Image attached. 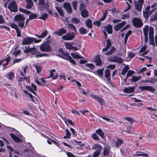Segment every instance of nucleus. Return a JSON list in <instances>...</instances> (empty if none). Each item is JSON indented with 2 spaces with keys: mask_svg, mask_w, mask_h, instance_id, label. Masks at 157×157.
I'll use <instances>...</instances> for the list:
<instances>
[{
  "mask_svg": "<svg viewBox=\"0 0 157 157\" xmlns=\"http://www.w3.org/2000/svg\"><path fill=\"white\" fill-rule=\"evenodd\" d=\"M41 40V39L37 40L34 37L28 36L22 39L21 44L22 45H29L32 44L33 42L35 43H37L40 42Z\"/></svg>",
  "mask_w": 157,
  "mask_h": 157,
  "instance_id": "f257e3e1",
  "label": "nucleus"
},
{
  "mask_svg": "<svg viewBox=\"0 0 157 157\" xmlns=\"http://www.w3.org/2000/svg\"><path fill=\"white\" fill-rule=\"evenodd\" d=\"M25 19V17L21 14L17 15L14 17L15 21L17 23L18 26L21 28L24 27Z\"/></svg>",
  "mask_w": 157,
  "mask_h": 157,
  "instance_id": "f03ea898",
  "label": "nucleus"
},
{
  "mask_svg": "<svg viewBox=\"0 0 157 157\" xmlns=\"http://www.w3.org/2000/svg\"><path fill=\"white\" fill-rule=\"evenodd\" d=\"M58 52L57 56L65 60H67V58L70 56L69 53L62 48L59 49Z\"/></svg>",
  "mask_w": 157,
  "mask_h": 157,
  "instance_id": "7ed1b4c3",
  "label": "nucleus"
},
{
  "mask_svg": "<svg viewBox=\"0 0 157 157\" xmlns=\"http://www.w3.org/2000/svg\"><path fill=\"white\" fill-rule=\"evenodd\" d=\"M13 132H14L16 135L13 133H10V135L11 138L15 141L17 142H20L22 141V140L20 138L22 137V135L20 134L19 132L16 130L14 129Z\"/></svg>",
  "mask_w": 157,
  "mask_h": 157,
  "instance_id": "20e7f679",
  "label": "nucleus"
},
{
  "mask_svg": "<svg viewBox=\"0 0 157 157\" xmlns=\"http://www.w3.org/2000/svg\"><path fill=\"white\" fill-rule=\"evenodd\" d=\"M90 92L88 91H82V93L86 95L90 96L92 98L94 99H96L100 103L101 105H103L104 102V101L101 98L98 97L97 96L92 94L90 93Z\"/></svg>",
  "mask_w": 157,
  "mask_h": 157,
  "instance_id": "39448f33",
  "label": "nucleus"
},
{
  "mask_svg": "<svg viewBox=\"0 0 157 157\" xmlns=\"http://www.w3.org/2000/svg\"><path fill=\"white\" fill-rule=\"evenodd\" d=\"M93 149L95 150L93 153V157H97L100 154L102 149V147L99 144H95L93 146Z\"/></svg>",
  "mask_w": 157,
  "mask_h": 157,
  "instance_id": "423d86ee",
  "label": "nucleus"
},
{
  "mask_svg": "<svg viewBox=\"0 0 157 157\" xmlns=\"http://www.w3.org/2000/svg\"><path fill=\"white\" fill-rule=\"evenodd\" d=\"M133 25L136 28H140L143 25V23L140 18L134 17L132 20Z\"/></svg>",
  "mask_w": 157,
  "mask_h": 157,
  "instance_id": "0eeeda50",
  "label": "nucleus"
},
{
  "mask_svg": "<svg viewBox=\"0 0 157 157\" xmlns=\"http://www.w3.org/2000/svg\"><path fill=\"white\" fill-rule=\"evenodd\" d=\"M8 8L10 12H15L18 11L16 1H13L9 3Z\"/></svg>",
  "mask_w": 157,
  "mask_h": 157,
  "instance_id": "6e6552de",
  "label": "nucleus"
},
{
  "mask_svg": "<svg viewBox=\"0 0 157 157\" xmlns=\"http://www.w3.org/2000/svg\"><path fill=\"white\" fill-rule=\"evenodd\" d=\"M108 60L112 62H117L121 64L123 62V60L121 58L116 56H110L108 58Z\"/></svg>",
  "mask_w": 157,
  "mask_h": 157,
  "instance_id": "1a4fd4ad",
  "label": "nucleus"
},
{
  "mask_svg": "<svg viewBox=\"0 0 157 157\" xmlns=\"http://www.w3.org/2000/svg\"><path fill=\"white\" fill-rule=\"evenodd\" d=\"M75 36V35L74 33H68L66 34L63 36L62 38L65 40H71L73 39Z\"/></svg>",
  "mask_w": 157,
  "mask_h": 157,
  "instance_id": "9d476101",
  "label": "nucleus"
},
{
  "mask_svg": "<svg viewBox=\"0 0 157 157\" xmlns=\"http://www.w3.org/2000/svg\"><path fill=\"white\" fill-rule=\"evenodd\" d=\"M40 50L42 52H49L51 50V48L49 44L45 43L40 46Z\"/></svg>",
  "mask_w": 157,
  "mask_h": 157,
  "instance_id": "9b49d317",
  "label": "nucleus"
},
{
  "mask_svg": "<svg viewBox=\"0 0 157 157\" xmlns=\"http://www.w3.org/2000/svg\"><path fill=\"white\" fill-rule=\"evenodd\" d=\"M144 2V0H138L135 5V8L138 12H141L143 4Z\"/></svg>",
  "mask_w": 157,
  "mask_h": 157,
  "instance_id": "f8f14e48",
  "label": "nucleus"
},
{
  "mask_svg": "<svg viewBox=\"0 0 157 157\" xmlns=\"http://www.w3.org/2000/svg\"><path fill=\"white\" fill-rule=\"evenodd\" d=\"M67 30L63 28H61L54 32V33L59 36H63L67 33Z\"/></svg>",
  "mask_w": 157,
  "mask_h": 157,
  "instance_id": "ddd939ff",
  "label": "nucleus"
},
{
  "mask_svg": "<svg viewBox=\"0 0 157 157\" xmlns=\"http://www.w3.org/2000/svg\"><path fill=\"white\" fill-rule=\"evenodd\" d=\"M30 151L28 150H25L24 151L25 155L26 156H28L29 157H41L40 155L39 154L36 153V152L33 153V155H31L29 154Z\"/></svg>",
  "mask_w": 157,
  "mask_h": 157,
  "instance_id": "4468645a",
  "label": "nucleus"
},
{
  "mask_svg": "<svg viewBox=\"0 0 157 157\" xmlns=\"http://www.w3.org/2000/svg\"><path fill=\"white\" fill-rule=\"evenodd\" d=\"M63 6L69 13H72V10L71 4L69 2H65Z\"/></svg>",
  "mask_w": 157,
  "mask_h": 157,
  "instance_id": "2eb2a0df",
  "label": "nucleus"
},
{
  "mask_svg": "<svg viewBox=\"0 0 157 157\" xmlns=\"http://www.w3.org/2000/svg\"><path fill=\"white\" fill-rule=\"evenodd\" d=\"M38 5L39 6L40 10H42L46 8V7L47 6V4L46 3L45 6V0H38Z\"/></svg>",
  "mask_w": 157,
  "mask_h": 157,
  "instance_id": "dca6fc26",
  "label": "nucleus"
},
{
  "mask_svg": "<svg viewBox=\"0 0 157 157\" xmlns=\"http://www.w3.org/2000/svg\"><path fill=\"white\" fill-rule=\"evenodd\" d=\"M24 92L25 94H28L31 99V101L34 102L35 103H36V101H37L36 98L35 97H33L32 94L29 93L28 91L26 90H24Z\"/></svg>",
  "mask_w": 157,
  "mask_h": 157,
  "instance_id": "f3484780",
  "label": "nucleus"
},
{
  "mask_svg": "<svg viewBox=\"0 0 157 157\" xmlns=\"http://www.w3.org/2000/svg\"><path fill=\"white\" fill-rule=\"evenodd\" d=\"M110 71L109 69L105 70V77L107 78L108 82L110 83L111 82V77Z\"/></svg>",
  "mask_w": 157,
  "mask_h": 157,
  "instance_id": "a211bd4d",
  "label": "nucleus"
},
{
  "mask_svg": "<svg viewBox=\"0 0 157 157\" xmlns=\"http://www.w3.org/2000/svg\"><path fill=\"white\" fill-rule=\"evenodd\" d=\"M5 76L8 79L13 81V79L14 78V73L12 71L10 72L6 75Z\"/></svg>",
  "mask_w": 157,
  "mask_h": 157,
  "instance_id": "6ab92c4d",
  "label": "nucleus"
},
{
  "mask_svg": "<svg viewBox=\"0 0 157 157\" xmlns=\"http://www.w3.org/2000/svg\"><path fill=\"white\" fill-rule=\"evenodd\" d=\"M94 61L96 63L97 66H100L102 64V61L99 56L97 55L96 56Z\"/></svg>",
  "mask_w": 157,
  "mask_h": 157,
  "instance_id": "aec40b11",
  "label": "nucleus"
},
{
  "mask_svg": "<svg viewBox=\"0 0 157 157\" xmlns=\"http://www.w3.org/2000/svg\"><path fill=\"white\" fill-rule=\"evenodd\" d=\"M25 1L27 4L25 7L27 9H30L34 5L32 0H25Z\"/></svg>",
  "mask_w": 157,
  "mask_h": 157,
  "instance_id": "412c9836",
  "label": "nucleus"
},
{
  "mask_svg": "<svg viewBox=\"0 0 157 157\" xmlns=\"http://www.w3.org/2000/svg\"><path fill=\"white\" fill-rule=\"evenodd\" d=\"M110 152V148L108 146H105L104 148L103 152V155L104 156H107Z\"/></svg>",
  "mask_w": 157,
  "mask_h": 157,
  "instance_id": "4be33fe9",
  "label": "nucleus"
},
{
  "mask_svg": "<svg viewBox=\"0 0 157 157\" xmlns=\"http://www.w3.org/2000/svg\"><path fill=\"white\" fill-rule=\"evenodd\" d=\"M105 29L109 34H112L113 33L112 26L111 25H108L105 27Z\"/></svg>",
  "mask_w": 157,
  "mask_h": 157,
  "instance_id": "5701e85b",
  "label": "nucleus"
},
{
  "mask_svg": "<svg viewBox=\"0 0 157 157\" xmlns=\"http://www.w3.org/2000/svg\"><path fill=\"white\" fill-rule=\"evenodd\" d=\"M81 14L82 17H86L88 16L89 13L87 10L86 9H84L81 11Z\"/></svg>",
  "mask_w": 157,
  "mask_h": 157,
  "instance_id": "b1692460",
  "label": "nucleus"
},
{
  "mask_svg": "<svg viewBox=\"0 0 157 157\" xmlns=\"http://www.w3.org/2000/svg\"><path fill=\"white\" fill-rule=\"evenodd\" d=\"M148 154L141 151H138L136 152L134 154L135 156H142L144 157H147Z\"/></svg>",
  "mask_w": 157,
  "mask_h": 157,
  "instance_id": "393cba45",
  "label": "nucleus"
},
{
  "mask_svg": "<svg viewBox=\"0 0 157 157\" xmlns=\"http://www.w3.org/2000/svg\"><path fill=\"white\" fill-rule=\"evenodd\" d=\"M132 30H130L129 31H128V32L126 34L124 38V44H126L127 43L128 38L132 34Z\"/></svg>",
  "mask_w": 157,
  "mask_h": 157,
  "instance_id": "a878e982",
  "label": "nucleus"
},
{
  "mask_svg": "<svg viewBox=\"0 0 157 157\" xmlns=\"http://www.w3.org/2000/svg\"><path fill=\"white\" fill-rule=\"evenodd\" d=\"M56 70L55 69H52L50 71V75L49 76V78H52L53 79H56L57 78L58 76L56 75H54L53 72H55Z\"/></svg>",
  "mask_w": 157,
  "mask_h": 157,
  "instance_id": "bb28decb",
  "label": "nucleus"
},
{
  "mask_svg": "<svg viewBox=\"0 0 157 157\" xmlns=\"http://www.w3.org/2000/svg\"><path fill=\"white\" fill-rule=\"evenodd\" d=\"M92 21L89 19H87L85 21L86 26L89 28L91 29L92 27Z\"/></svg>",
  "mask_w": 157,
  "mask_h": 157,
  "instance_id": "cd10ccee",
  "label": "nucleus"
},
{
  "mask_svg": "<svg viewBox=\"0 0 157 157\" xmlns=\"http://www.w3.org/2000/svg\"><path fill=\"white\" fill-rule=\"evenodd\" d=\"M55 8L60 16H64L63 11L61 7L56 6Z\"/></svg>",
  "mask_w": 157,
  "mask_h": 157,
  "instance_id": "c85d7f7f",
  "label": "nucleus"
},
{
  "mask_svg": "<svg viewBox=\"0 0 157 157\" xmlns=\"http://www.w3.org/2000/svg\"><path fill=\"white\" fill-rule=\"evenodd\" d=\"M141 78V76H136L134 75L133 76L131 79V82H136V81H139Z\"/></svg>",
  "mask_w": 157,
  "mask_h": 157,
  "instance_id": "c756f323",
  "label": "nucleus"
},
{
  "mask_svg": "<svg viewBox=\"0 0 157 157\" xmlns=\"http://www.w3.org/2000/svg\"><path fill=\"white\" fill-rule=\"evenodd\" d=\"M96 132L102 138L104 137V133L101 129H98L96 131Z\"/></svg>",
  "mask_w": 157,
  "mask_h": 157,
  "instance_id": "7c9ffc66",
  "label": "nucleus"
},
{
  "mask_svg": "<svg viewBox=\"0 0 157 157\" xmlns=\"http://www.w3.org/2000/svg\"><path fill=\"white\" fill-rule=\"evenodd\" d=\"M129 67L128 65H127L125 66L123 68L122 70L121 74L125 75L126 73L128 71V70L129 69Z\"/></svg>",
  "mask_w": 157,
  "mask_h": 157,
  "instance_id": "2f4dec72",
  "label": "nucleus"
},
{
  "mask_svg": "<svg viewBox=\"0 0 157 157\" xmlns=\"http://www.w3.org/2000/svg\"><path fill=\"white\" fill-rule=\"evenodd\" d=\"M148 29L149 26L147 25H145L143 28V30L144 36L147 35Z\"/></svg>",
  "mask_w": 157,
  "mask_h": 157,
  "instance_id": "473e14b6",
  "label": "nucleus"
},
{
  "mask_svg": "<svg viewBox=\"0 0 157 157\" xmlns=\"http://www.w3.org/2000/svg\"><path fill=\"white\" fill-rule=\"evenodd\" d=\"M48 14L47 13H45L41 15L40 17H38L39 19L42 20L43 21L46 20L48 17Z\"/></svg>",
  "mask_w": 157,
  "mask_h": 157,
  "instance_id": "72a5a7b5",
  "label": "nucleus"
},
{
  "mask_svg": "<svg viewBox=\"0 0 157 157\" xmlns=\"http://www.w3.org/2000/svg\"><path fill=\"white\" fill-rule=\"evenodd\" d=\"M86 31V29L83 27L80 28L79 29V32L81 34H86L87 33Z\"/></svg>",
  "mask_w": 157,
  "mask_h": 157,
  "instance_id": "f704fd0d",
  "label": "nucleus"
},
{
  "mask_svg": "<svg viewBox=\"0 0 157 157\" xmlns=\"http://www.w3.org/2000/svg\"><path fill=\"white\" fill-rule=\"evenodd\" d=\"M68 26L70 29H72L76 33L77 32L75 26L72 24L69 23L68 24Z\"/></svg>",
  "mask_w": 157,
  "mask_h": 157,
  "instance_id": "c9c22d12",
  "label": "nucleus"
},
{
  "mask_svg": "<svg viewBox=\"0 0 157 157\" xmlns=\"http://www.w3.org/2000/svg\"><path fill=\"white\" fill-rule=\"evenodd\" d=\"M71 56L74 58L76 59H79L82 58V56H80L78 55L75 53H72L71 54Z\"/></svg>",
  "mask_w": 157,
  "mask_h": 157,
  "instance_id": "e433bc0d",
  "label": "nucleus"
},
{
  "mask_svg": "<svg viewBox=\"0 0 157 157\" xmlns=\"http://www.w3.org/2000/svg\"><path fill=\"white\" fill-rule=\"evenodd\" d=\"M151 13H152L150 11H143V15L145 18L148 17Z\"/></svg>",
  "mask_w": 157,
  "mask_h": 157,
  "instance_id": "4c0bfd02",
  "label": "nucleus"
},
{
  "mask_svg": "<svg viewBox=\"0 0 157 157\" xmlns=\"http://www.w3.org/2000/svg\"><path fill=\"white\" fill-rule=\"evenodd\" d=\"M71 21L75 24H78L80 22L79 20L76 17H74L71 19Z\"/></svg>",
  "mask_w": 157,
  "mask_h": 157,
  "instance_id": "58836bf2",
  "label": "nucleus"
},
{
  "mask_svg": "<svg viewBox=\"0 0 157 157\" xmlns=\"http://www.w3.org/2000/svg\"><path fill=\"white\" fill-rule=\"evenodd\" d=\"M108 14V12L107 10H106L103 13V15L101 18L99 19V20L101 21H102L105 20L106 18L107 14Z\"/></svg>",
  "mask_w": 157,
  "mask_h": 157,
  "instance_id": "ea45409f",
  "label": "nucleus"
},
{
  "mask_svg": "<svg viewBox=\"0 0 157 157\" xmlns=\"http://www.w3.org/2000/svg\"><path fill=\"white\" fill-rule=\"evenodd\" d=\"M154 32L153 28L152 27H150V28L149 32V37H154Z\"/></svg>",
  "mask_w": 157,
  "mask_h": 157,
  "instance_id": "a19ab883",
  "label": "nucleus"
},
{
  "mask_svg": "<svg viewBox=\"0 0 157 157\" xmlns=\"http://www.w3.org/2000/svg\"><path fill=\"white\" fill-rule=\"evenodd\" d=\"M67 60H68L69 62L72 64L74 65H76V64L75 61L70 56L67 58Z\"/></svg>",
  "mask_w": 157,
  "mask_h": 157,
  "instance_id": "79ce46f5",
  "label": "nucleus"
},
{
  "mask_svg": "<svg viewBox=\"0 0 157 157\" xmlns=\"http://www.w3.org/2000/svg\"><path fill=\"white\" fill-rule=\"evenodd\" d=\"M135 73V72L133 70H129L127 74L126 77H127V78L129 76H131L133 75Z\"/></svg>",
  "mask_w": 157,
  "mask_h": 157,
  "instance_id": "37998d69",
  "label": "nucleus"
},
{
  "mask_svg": "<svg viewBox=\"0 0 157 157\" xmlns=\"http://www.w3.org/2000/svg\"><path fill=\"white\" fill-rule=\"evenodd\" d=\"M134 91V89H123V91L124 92L128 94L133 92Z\"/></svg>",
  "mask_w": 157,
  "mask_h": 157,
  "instance_id": "c03bdc74",
  "label": "nucleus"
},
{
  "mask_svg": "<svg viewBox=\"0 0 157 157\" xmlns=\"http://www.w3.org/2000/svg\"><path fill=\"white\" fill-rule=\"evenodd\" d=\"M37 17V15L35 13H32L29 16V19L30 20L36 19Z\"/></svg>",
  "mask_w": 157,
  "mask_h": 157,
  "instance_id": "a18cd8bd",
  "label": "nucleus"
},
{
  "mask_svg": "<svg viewBox=\"0 0 157 157\" xmlns=\"http://www.w3.org/2000/svg\"><path fill=\"white\" fill-rule=\"evenodd\" d=\"M77 2L76 0H75L72 3V5L73 8L74 10H77Z\"/></svg>",
  "mask_w": 157,
  "mask_h": 157,
  "instance_id": "49530a36",
  "label": "nucleus"
},
{
  "mask_svg": "<svg viewBox=\"0 0 157 157\" xmlns=\"http://www.w3.org/2000/svg\"><path fill=\"white\" fill-rule=\"evenodd\" d=\"M10 25L12 28L14 29L15 30L19 28L17 25L14 23H10Z\"/></svg>",
  "mask_w": 157,
  "mask_h": 157,
  "instance_id": "de8ad7c7",
  "label": "nucleus"
},
{
  "mask_svg": "<svg viewBox=\"0 0 157 157\" xmlns=\"http://www.w3.org/2000/svg\"><path fill=\"white\" fill-rule=\"evenodd\" d=\"M26 48L27 47L26 46L25 48V49L24 50V52L25 53H28L29 52L31 53V51H32L33 50V48Z\"/></svg>",
  "mask_w": 157,
  "mask_h": 157,
  "instance_id": "09e8293b",
  "label": "nucleus"
},
{
  "mask_svg": "<svg viewBox=\"0 0 157 157\" xmlns=\"http://www.w3.org/2000/svg\"><path fill=\"white\" fill-rule=\"evenodd\" d=\"M149 43L150 44L155 46V43L154 37L149 36Z\"/></svg>",
  "mask_w": 157,
  "mask_h": 157,
  "instance_id": "8fccbe9b",
  "label": "nucleus"
},
{
  "mask_svg": "<svg viewBox=\"0 0 157 157\" xmlns=\"http://www.w3.org/2000/svg\"><path fill=\"white\" fill-rule=\"evenodd\" d=\"M48 56V54H40L39 53L38 54H37V55L35 57L37 58H38L39 57L47 56Z\"/></svg>",
  "mask_w": 157,
  "mask_h": 157,
  "instance_id": "3c124183",
  "label": "nucleus"
},
{
  "mask_svg": "<svg viewBox=\"0 0 157 157\" xmlns=\"http://www.w3.org/2000/svg\"><path fill=\"white\" fill-rule=\"evenodd\" d=\"M151 20L152 21H157V12L155 13L151 17Z\"/></svg>",
  "mask_w": 157,
  "mask_h": 157,
  "instance_id": "603ef678",
  "label": "nucleus"
},
{
  "mask_svg": "<svg viewBox=\"0 0 157 157\" xmlns=\"http://www.w3.org/2000/svg\"><path fill=\"white\" fill-rule=\"evenodd\" d=\"M65 45L67 49L71 50L72 46V44L69 43H65Z\"/></svg>",
  "mask_w": 157,
  "mask_h": 157,
  "instance_id": "864d4df0",
  "label": "nucleus"
},
{
  "mask_svg": "<svg viewBox=\"0 0 157 157\" xmlns=\"http://www.w3.org/2000/svg\"><path fill=\"white\" fill-rule=\"evenodd\" d=\"M104 68H102L101 69H98L96 71V73L99 75L101 76L102 75L103 73Z\"/></svg>",
  "mask_w": 157,
  "mask_h": 157,
  "instance_id": "5fc2aeb1",
  "label": "nucleus"
},
{
  "mask_svg": "<svg viewBox=\"0 0 157 157\" xmlns=\"http://www.w3.org/2000/svg\"><path fill=\"white\" fill-rule=\"evenodd\" d=\"M40 52L37 51H36V50L35 48H33V50L32 51H31V53L32 55H36H36H37V54H38Z\"/></svg>",
  "mask_w": 157,
  "mask_h": 157,
  "instance_id": "6e6d98bb",
  "label": "nucleus"
},
{
  "mask_svg": "<svg viewBox=\"0 0 157 157\" xmlns=\"http://www.w3.org/2000/svg\"><path fill=\"white\" fill-rule=\"evenodd\" d=\"M123 141L120 139H118L116 143L117 147L120 146L123 143Z\"/></svg>",
  "mask_w": 157,
  "mask_h": 157,
  "instance_id": "4d7b16f0",
  "label": "nucleus"
},
{
  "mask_svg": "<svg viewBox=\"0 0 157 157\" xmlns=\"http://www.w3.org/2000/svg\"><path fill=\"white\" fill-rule=\"evenodd\" d=\"M86 67H89L91 70H93L94 67V65L92 63L86 64Z\"/></svg>",
  "mask_w": 157,
  "mask_h": 157,
  "instance_id": "13d9d810",
  "label": "nucleus"
},
{
  "mask_svg": "<svg viewBox=\"0 0 157 157\" xmlns=\"http://www.w3.org/2000/svg\"><path fill=\"white\" fill-rule=\"evenodd\" d=\"M99 20L96 21H93V24L94 25L97 26V27H99L100 26L101 22Z\"/></svg>",
  "mask_w": 157,
  "mask_h": 157,
  "instance_id": "bf43d9fd",
  "label": "nucleus"
},
{
  "mask_svg": "<svg viewBox=\"0 0 157 157\" xmlns=\"http://www.w3.org/2000/svg\"><path fill=\"white\" fill-rule=\"evenodd\" d=\"M28 67L27 66H25L23 68V72L21 71L20 73L21 75L22 76L24 77L25 76V75H24L23 73H25L26 72V70Z\"/></svg>",
  "mask_w": 157,
  "mask_h": 157,
  "instance_id": "052dcab7",
  "label": "nucleus"
},
{
  "mask_svg": "<svg viewBox=\"0 0 157 157\" xmlns=\"http://www.w3.org/2000/svg\"><path fill=\"white\" fill-rule=\"evenodd\" d=\"M6 57L4 59H2L3 62L5 61H6V62L9 63L10 60V57L9 55H6Z\"/></svg>",
  "mask_w": 157,
  "mask_h": 157,
  "instance_id": "680f3d73",
  "label": "nucleus"
},
{
  "mask_svg": "<svg viewBox=\"0 0 157 157\" xmlns=\"http://www.w3.org/2000/svg\"><path fill=\"white\" fill-rule=\"evenodd\" d=\"M21 53V51L20 49H19L17 51H14L13 52V54L16 57H17Z\"/></svg>",
  "mask_w": 157,
  "mask_h": 157,
  "instance_id": "e2e57ef3",
  "label": "nucleus"
},
{
  "mask_svg": "<svg viewBox=\"0 0 157 157\" xmlns=\"http://www.w3.org/2000/svg\"><path fill=\"white\" fill-rule=\"evenodd\" d=\"M106 46L110 48L112 45L111 40L109 39L107 40Z\"/></svg>",
  "mask_w": 157,
  "mask_h": 157,
  "instance_id": "0e129e2a",
  "label": "nucleus"
},
{
  "mask_svg": "<svg viewBox=\"0 0 157 157\" xmlns=\"http://www.w3.org/2000/svg\"><path fill=\"white\" fill-rule=\"evenodd\" d=\"M121 29V28L120 27L118 24L114 26V30L117 31H118Z\"/></svg>",
  "mask_w": 157,
  "mask_h": 157,
  "instance_id": "69168bd1",
  "label": "nucleus"
},
{
  "mask_svg": "<svg viewBox=\"0 0 157 157\" xmlns=\"http://www.w3.org/2000/svg\"><path fill=\"white\" fill-rule=\"evenodd\" d=\"M48 34V31L47 30H45L41 34V36L43 38L44 37Z\"/></svg>",
  "mask_w": 157,
  "mask_h": 157,
  "instance_id": "338daca9",
  "label": "nucleus"
},
{
  "mask_svg": "<svg viewBox=\"0 0 157 157\" xmlns=\"http://www.w3.org/2000/svg\"><path fill=\"white\" fill-rule=\"evenodd\" d=\"M92 137L93 139L95 140L98 141L99 140L98 137L96 134H93L92 135Z\"/></svg>",
  "mask_w": 157,
  "mask_h": 157,
  "instance_id": "774afa93",
  "label": "nucleus"
}]
</instances>
